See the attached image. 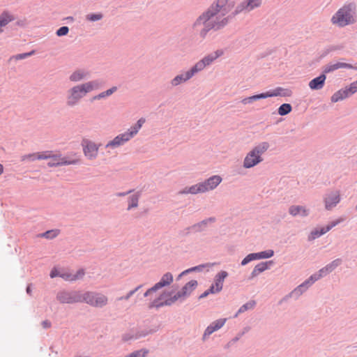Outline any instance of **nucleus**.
I'll return each instance as SVG.
<instances>
[{
	"instance_id": "nucleus-1",
	"label": "nucleus",
	"mask_w": 357,
	"mask_h": 357,
	"mask_svg": "<svg viewBox=\"0 0 357 357\" xmlns=\"http://www.w3.org/2000/svg\"><path fill=\"white\" fill-rule=\"evenodd\" d=\"M227 12V10H218L211 6L197 20L195 27L200 31L201 36L204 37L209 30L219 29L227 24V18L225 17Z\"/></svg>"
},
{
	"instance_id": "nucleus-2",
	"label": "nucleus",
	"mask_w": 357,
	"mask_h": 357,
	"mask_svg": "<svg viewBox=\"0 0 357 357\" xmlns=\"http://www.w3.org/2000/svg\"><path fill=\"white\" fill-rule=\"evenodd\" d=\"M100 88V83L98 80H92L73 86L67 92V106L73 107L77 105L80 100L87 93L92 91L99 89Z\"/></svg>"
},
{
	"instance_id": "nucleus-3",
	"label": "nucleus",
	"mask_w": 357,
	"mask_h": 357,
	"mask_svg": "<svg viewBox=\"0 0 357 357\" xmlns=\"http://www.w3.org/2000/svg\"><path fill=\"white\" fill-rule=\"evenodd\" d=\"M197 286V280H192L185 284L183 288L174 296L166 298V293L162 294L160 297L153 301L152 305L159 307L163 305H171L178 300H183L195 289Z\"/></svg>"
},
{
	"instance_id": "nucleus-4",
	"label": "nucleus",
	"mask_w": 357,
	"mask_h": 357,
	"mask_svg": "<svg viewBox=\"0 0 357 357\" xmlns=\"http://www.w3.org/2000/svg\"><path fill=\"white\" fill-rule=\"evenodd\" d=\"M44 153H46L47 156L44 160H49L47 165L50 167L77 165L80 162V158L76 153L62 155L60 153H54L51 151H44Z\"/></svg>"
},
{
	"instance_id": "nucleus-5",
	"label": "nucleus",
	"mask_w": 357,
	"mask_h": 357,
	"mask_svg": "<svg viewBox=\"0 0 357 357\" xmlns=\"http://www.w3.org/2000/svg\"><path fill=\"white\" fill-rule=\"evenodd\" d=\"M355 6L352 3L344 5L331 18V22L343 27L355 22Z\"/></svg>"
},
{
	"instance_id": "nucleus-6",
	"label": "nucleus",
	"mask_w": 357,
	"mask_h": 357,
	"mask_svg": "<svg viewBox=\"0 0 357 357\" xmlns=\"http://www.w3.org/2000/svg\"><path fill=\"white\" fill-rule=\"evenodd\" d=\"M144 118L139 119L137 123L132 127L128 132L120 134L115 137L112 140L109 141L105 146L106 148L115 149L128 142L135 135L137 134L142 125L144 123Z\"/></svg>"
},
{
	"instance_id": "nucleus-7",
	"label": "nucleus",
	"mask_w": 357,
	"mask_h": 357,
	"mask_svg": "<svg viewBox=\"0 0 357 357\" xmlns=\"http://www.w3.org/2000/svg\"><path fill=\"white\" fill-rule=\"evenodd\" d=\"M80 300L81 302H84L96 307H102L105 306L108 302V298L105 295L93 291L81 293Z\"/></svg>"
},
{
	"instance_id": "nucleus-8",
	"label": "nucleus",
	"mask_w": 357,
	"mask_h": 357,
	"mask_svg": "<svg viewBox=\"0 0 357 357\" xmlns=\"http://www.w3.org/2000/svg\"><path fill=\"white\" fill-rule=\"evenodd\" d=\"M84 156L90 160L96 159L100 144L89 139H83L81 143Z\"/></svg>"
},
{
	"instance_id": "nucleus-9",
	"label": "nucleus",
	"mask_w": 357,
	"mask_h": 357,
	"mask_svg": "<svg viewBox=\"0 0 357 357\" xmlns=\"http://www.w3.org/2000/svg\"><path fill=\"white\" fill-rule=\"evenodd\" d=\"M222 54L223 51L221 50H218L204 56L202 59L196 63L193 67L197 71V73H198L204 69L206 66L211 65L215 60H216L218 57L221 56Z\"/></svg>"
},
{
	"instance_id": "nucleus-10",
	"label": "nucleus",
	"mask_w": 357,
	"mask_h": 357,
	"mask_svg": "<svg viewBox=\"0 0 357 357\" xmlns=\"http://www.w3.org/2000/svg\"><path fill=\"white\" fill-rule=\"evenodd\" d=\"M173 282V275L170 273H166L162 275L160 280L155 283L151 288L149 289L144 294V297H148L153 293L160 289L169 285Z\"/></svg>"
},
{
	"instance_id": "nucleus-11",
	"label": "nucleus",
	"mask_w": 357,
	"mask_h": 357,
	"mask_svg": "<svg viewBox=\"0 0 357 357\" xmlns=\"http://www.w3.org/2000/svg\"><path fill=\"white\" fill-rule=\"evenodd\" d=\"M282 91H283L282 89L277 88L274 91H269L266 93H259V94H257V95H254V96L245 98L243 99L241 102L243 104L246 105V104L252 102V101H255V100H257L259 99L281 96L282 94Z\"/></svg>"
},
{
	"instance_id": "nucleus-12",
	"label": "nucleus",
	"mask_w": 357,
	"mask_h": 357,
	"mask_svg": "<svg viewBox=\"0 0 357 357\" xmlns=\"http://www.w3.org/2000/svg\"><path fill=\"white\" fill-rule=\"evenodd\" d=\"M56 298L62 303H81L80 292L61 291L57 294Z\"/></svg>"
},
{
	"instance_id": "nucleus-13",
	"label": "nucleus",
	"mask_w": 357,
	"mask_h": 357,
	"mask_svg": "<svg viewBox=\"0 0 357 357\" xmlns=\"http://www.w3.org/2000/svg\"><path fill=\"white\" fill-rule=\"evenodd\" d=\"M228 276L227 272L222 271L215 277L214 284L211 285L209 291L211 294L220 292L222 289L225 279Z\"/></svg>"
},
{
	"instance_id": "nucleus-14",
	"label": "nucleus",
	"mask_w": 357,
	"mask_h": 357,
	"mask_svg": "<svg viewBox=\"0 0 357 357\" xmlns=\"http://www.w3.org/2000/svg\"><path fill=\"white\" fill-rule=\"evenodd\" d=\"M340 202L339 191H333L326 195L324 197L325 208L331 210Z\"/></svg>"
},
{
	"instance_id": "nucleus-15",
	"label": "nucleus",
	"mask_w": 357,
	"mask_h": 357,
	"mask_svg": "<svg viewBox=\"0 0 357 357\" xmlns=\"http://www.w3.org/2000/svg\"><path fill=\"white\" fill-rule=\"evenodd\" d=\"M327 271V268L326 267H324L323 268L320 269L318 273H315L313 275H312L310 279L307 281H305L304 283L301 284L296 290L295 292L297 291H302L303 289H305L307 288L310 285L313 284L315 281L318 280L321 278L326 275L328 274Z\"/></svg>"
},
{
	"instance_id": "nucleus-16",
	"label": "nucleus",
	"mask_w": 357,
	"mask_h": 357,
	"mask_svg": "<svg viewBox=\"0 0 357 357\" xmlns=\"http://www.w3.org/2000/svg\"><path fill=\"white\" fill-rule=\"evenodd\" d=\"M262 161L261 157L252 149L245 156L243 161V167L251 168Z\"/></svg>"
},
{
	"instance_id": "nucleus-17",
	"label": "nucleus",
	"mask_w": 357,
	"mask_h": 357,
	"mask_svg": "<svg viewBox=\"0 0 357 357\" xmlns=\"http://www.w3.org/2000/svg\"><path fill=\"white\" fill-rule=\"evenodd\" d=\"M261 1L262 0H247L243 1L236 7L235 13L237 14L243 11L249 12L259 7L261 4Z\"/></svg>"
},
{
	"instance_id": "nucleus-18",
	"label": "nucleus",
	"mask_w": 357,
	"mask_h": 357,
	"mask_svg": "<svg viewBox=\"0 0 357 357\" xmlns=\"http://www.w3.org/2000/svg\"><path fill=\"white\" fill-rule=\"evenodd\" d=\"M197 73V71L192 67L190 70L185 72V73H182L176 75L171 82L172 86H178L181 83L185 82L189 80L192 76Z\"/></svg>"
},
{
	"instance_id": "nucleus-19",
	"label": "nucleus",
	"mask_w": 357,
	"mask_h": 357,
	"mask_svg": "<svg viewBox=\"0 0 357 357\" xmlns=\"http://www.w3.org/2000/svg\"><path fill=\"white\" fill-rule=\"evenodd\" d=\"M222 181L220 176L215 175L210 177L208 179L201 183L204 185V192L215 189Z\"/></svg>"
},
{
	"instance_id": "nucleus-20",
	"label": "nucleus",
	"mask_w": 357,
	"mask_h": 357,
	"mask_svg": "<svg viewBox=\"0 0 357 357\" xmlns=\"http://www.w3.org/2000/svg\"><path fill=\"white\" fill-rule=\"evenodd\" d=\"M204 192V185L201 183H197L195 185H193L190 187H185L183 190L178 192L179 195H187V194H192V195H196L197 193H203Z\"/></svg>"
},
{
	"instance_id": "nucleus-21",
	"label": "nucleus",
	"mask_w": 357,
	"mask_h": 357,
	"mask_svg": "<svg viewBox=\"0 0 357 357\" xmlns=\"http://www.w3.org/2000/svg\"><path fill=\"white\" fill-rule=\"evenodd\" d=\"M226 321V319H220L211 323L210 326H208L206 328L204 334V337H206V335H210L213 332L222 328L225 325Z\"/></svg>"
},
{
	"instance_id": "nucleus-22",
	"label": "nucleus",
	"mask_w": 357,
	"mask_h": 357,
	"mask_svg": "<svg viewBox=\"0 0 357 357\" xmlns=\"http://www.w3.org/2000/svg\"><path fill=\"white\" fill-rule=\"evenodd\" d=\"M326 76L324 74L319 75L317 77L314 78L309 82V87L312 90H319L321 89L325 84Z\"/></svg>"
},
{
	"instance_id": "nucleus-23",
	"label": "nucleus",
	"mask_w": 357,
	"mask_h": 357,
	"mask_svg": "<svg viewBox=\"0 0 357 357\" xmlns=\"http://www.w3.org/2000/svg\"><path fill=\"white\" fill-rule=\"evenodd\" d=\"M89 75L88 71L83 69L75 70L69 77V79L73 82H78L87 78Z\"/></svg>"
},
{
	"instance_id": "nucleus-24",
	"label": "nucleus",
	"mask_w": 357,
	"mask_h": 357,
	"mask_svg": "<svg viewBox=\"0 0 357 357\" xmlns=\"http://www.w3.org/2000/svg\"><path fill=\"white\" fill-rule=\"evenodd\" d=\"M289 213L293 216L300 215L301 216L305 217L308 215L309 210L303 206L293 205L289 207Z\"/></svg>"
},
{
	"instance_id": "nucleus-25",
	"label": "nucleus",
	"mask_w": 357,
	"mask_h": 357,
	"mask_svg": "<svg viewBox=\"0 0 357 357\" xmlns=\"http://www.w3.org/2000/svg\"><path fill=\"white\" fill-rule=\"evenodd\" d=\"M84 275V271L83 269H80L74 274L68 272H61L60 277L66 280L74 281L82 278Z\"/></svg>"
},
{
	"instance_id": "nucleus-26",
	"label": "nucleus",
	"mask_w": 357,
	"mask_h": 357,
	"mask_svg": "<svg viewBox=\"0 0 357 357\" xmlns=\"http://www.w3.org/2000/svg\"><path fill=\"white\" fill-rule=\"evenodd\" d=\"M339 68L353 69V68H354V67L351 64L347 63L344 62L338 61L333 64H331V65L328 66L325 68L324 73H327L337 70Z\"/></svg>"
},
{
	"instance_id": "nucleus-27",
	"label": "nucleus",
	"mask_w": 357,
	"mask_h": 357,
	"mask_svg": "<svg viewBox=\"0 0 357 357\" xmlns=\"http://www.w3.org/2000/svg\"><path fill=\"white\" fill-rule=\"evenodd\" d=\"M272 264L271 261L266 262H261L256 265L251 273V278H254L257 276L259 273L264 272L269 268V265Z\"/></svg>"
},
{
	"instance_id": "nucleus-28",
	"label": "nucleus",
	"mask_w": 357,
	"mask_h": 357,
	"mask_svg": "<svg viewBox=\"0 0 357 357\" xmlns=\"http://www.w3.org/2000/svg\"><path fill=\"white\" fill-rule=\"evenodd\" d=\"M46 156V153H44V151L37 152L31 154L24 155L22 157V160H29V161H35L36 160H43Z\"/></svg>"
},
{
	"instance_id": "nucleus-29",
	"label": "nucleus",
	"mask_w": 357,
	"mask_h": 357,
	"mask_svg": "<svg viewBox=\"0 0 357 357\" xmlns=\"http://www.w3.org/2000/svg\"><path fill=\"white\" fill-rule=\"evenodd\" d=\"M349 95L348 93V91L345 88L342 89L337 91H336L332 96H331V101L333 102H337L340 100H344L346 98L349 97Z\"/></svg>"
},
{
	"instance_id": "nucleus-30",
	"label": "nucleus",
	"mask_w": 357,
	"mask_h": 357,
	"mask_svg": "<svg viewBox=\"0 0 357 357\" xmlns=\"http://www.w3.org/2000/svg\"><path fill=\"white\" fill-rule=\"evenodd\" d=\"M15 17L8 12H3L0 15V27L6 26L8 23L13 21Z\"/></svg>"
},
{
	"instance_id": "nucleus-31",
	"label": "nucleus",
	"mask_w": 357,
	"mask_h": 357,
	"mask_svg": "<svg viewBox=\"0 0 357 357\" xmlns=\"http://www.w3.org/2000/svg\"><path fill=\"white\" fill-rule=\"evenodd\" d=\"M139 197V192H136L132 195L130 197H129L128 210H130L133 208H137L138 206Z\"/></svg>"
},
{
	"instance_id": "nucleus-32",
	"label": "nucleus",
	"mask_w": 357,
	"mask_h": 357,
	"mask_svg": "<svg viewBox=\"0 0 357 357\" xmlns=\"http://www.w3.org/2000/svg\"><path fill=\"white\" fill-rule=\"evenodd\" d=\"M344 219L343 218H340L339 219H337V220H336L335 221L331 222L330 224H328L326 227H321V229L319 230L320 234H321V235H323V234H326V232L329 231L333 227H334L335 226H336L339 223H340L342 221H344Z\"/></svg>"
},
{
	"instance_id": "nucleus-33",
	"label": "nucleus",
	"mask_w": 357,
	"mask_h": 357,
	"mask_svg": "<svg viewBox=\"0 0 357 357\" xmlns=\"http://www.w3.org/2000/svg\"><path fill=\"white\" fill-rule=\"evenodd\" d=\"M211 265L209 264H202V265H199V266H195V267H192V268H188L184 271H183L178 277V279H180L183 275L188 273H190V272H192V271H203V269L206 267H211Z\"/></svg>"
},
{
	"instance_id": "nucleus-34",
	"label": "nucleus",
	"mask_w": 357,
	"mask_h": 357,
	"mask_svg": "<svg viewBox=\"0 0 357 357\" xmlns=\"http://www.w3.org/2000/svg\"><path fill=\"white\" fill-rule=\"evenodd\" d=\"M269 148V144L267 142H263L256 146L252 149L256 153L259 154L260 156L262 153L266 152Z\"/></svg>"
},
{
	"instance_id": "nucleus-35",
	"label": "nucleus",
	"mask_w": 357,
	"mask_h": 357,
	"mask_svg": "<svg viewBox=\"0 0 357 357\" xmlns=\"http://www.w3.org/2000/svg\"><path fill=\"white\" fill-rule=\"evenodd\" d=\"M116 90H117V88L116 86H113L111 89H108L105 91H103V92L99 93L98 95L94 96L93 100H100V99L105 98L107 96H111Z\"/></svg>"
},
{
	"instance_id": "nucleus-36",
	"label": "nucleus",
	"mask_w": 357,
	"mask_h": 357,
	"mask_svg": "<svg viewBox=\"0 0 357 357\" xmlns=\"http://www.w3.org/2000/svg\"><path fill=\"white\" fill-rule=\"evenodd\" d=\"M291 111V106L290 104L284 103L282 104L279 108H278V114L281 116L286 115L289 114Z\"/></svg>"
},
{
	"instance_id": "nucleus-37",
	"label": "nucleus",
	"mask_w": 357,
	"mask_h": 357,
	"mask_svg": "<svg viewBox=\"0 0 357 357\" xmlns=\"http://www.w3.org/2000/svg\"><path fill=\"white\" fill-rule=\"evenodd\" d=\"M255 301H250V302L244 304L239 308V310H238L237 314L235 315V317H237L238 314H239V313H242V312H245L248 310L252 309L255 307Z\"/></svg>"
},
{
	"instance_id": "nucleus-38",
	"label": "nucleus",
	"mask_w": 357,
	"mask_h": 357,
	"mask_svg": "<svg viewBox=\"0 0 357 357\" xmlns=\"http://www.w3.org/2000/svg\"><path fill=\"white\" fill-rule=\"evenodd\" d=\"M341 264V259H337L333 261L329 264L326 265L325 267L327 268L328 273L332 272L336 267H337Z\"/></svg>"
},
{
	"instance_id": "nucleus-39",
	"label": "nucleus",
	"mask_w": 357,
	"mask_h": 357,
	"mask_svg": "<svg viewBox=\"0 0 357 357\" xmlns=\"http://www.w3.org/2000/svg\"><path fill=\"white\" fill-rule=\"evenodd\" d=\"M341 264V259H337L333 261L329 264L326 265L325 267L327 268L328 273L332 272L336 267H337Z\"/></svg>"
},
{
	"instance_id": "nucleus-40",
	"label": "nucleus",
	"mask_w": 357,
	"mask_h": 357,
	"mask_svg": "<svg viewBox=\"0 0 357 357\" xmlns=\"http://www.w3.org/2000/svg\"><path fill=\"white\" fill-rule=\"evenodd\" d=\"M147 354H148V350L141 349V350L134 351L126 357H145Z\"/></svg>"
},
{
	"instance_id": "nucleus-41",
	"label": "nucleus",
	"mask_w": 357,
	"mask_h": 357,
	"mask_svg": "<svg viewBox=\"0 0 357 357\" xmlns=\"http://www.w3.org/2000/svg\"><path fill=\"white\" fill-rule=\"evenodd\" d=\"M274 252L273 250H268L266 251L259 252V259H268L273 257Z\"/></svg>"
},
{
	"instance_id": "nucleus-42",
	"label": "nucleus",
	"mask_w": 357,
	"mask_h": 357,
	"mask_svg": "<svg viewBox=\"0 0 357 357\" xmlns=\"http://www.w3.org/2000/svg\"><path fill=\"white\" fill-rule=\"evenodd\" d=\"M86 18L89 21L95 22L101 20L102 18V15L101 13L89 14L86 15Z\"/></svg>"
},
{
	"instance_id": "nucleus-43",
	"label": "nucleus",
	"mask_w": 357,
	"mask_h": 357,
	"mask_svg": "<svg viewBox=\"0 0 357 357\" xmlns=\"http://www.w3.org/2000/svg\"><path fill=\"white\" fill-rule=\"evenodd\" d=\"M228 0H218L215 5H213L215 8H217L218 10H227L225 6L227 3Z\"/></svg>"
},
{
	"instance_id": "nucleus-44",
	"label": "nucleus",
	"mask_w": 357,
	"mask_h": 357,
	"mask_svg": "<svg viewBox=\"0 0 357 357\" xmlns=\"http://www.w3.org/2000/svg\"><path fill=\"white\" fill-rule=\"evenodd\" d=\"M142 285L137 286L135 289L130 291L126 296L119 298V300L128 301L136 291L141 289Z\"/></svg>"
},
{
	"instance_id": "nucleus-45",
	"label": "nucleus",
	"mask_w": 357,
	"mask_h": 357,
	"mask_svg": "<svg viewBox=\"0 0 357 357\" xmlns=\"http://www.w3.org/2000/svg\"><path fill=\"white\" fill-rule=\"evenodd\" d=\"M349 96L357 92V81L351 83L349 86L346 87Z\"/></svg>"
},
{
	"instance_id": "nucleus-46",
	"label": "nucleus",
	"mask_w": 357,
	"mask_h": 357,
	"mask_svg": "<svg viewBox=\"0 0 357 357\" xmlns=\"http://www.w3.org/2000/svg\"><path fill=\"white\" fill-rule=\"evenodd\" d=\"M59 234V231L57 230H51L47 231L43 234V236L47 238H52L56 237Z\"/></svg>"
},
{
	"instance_id": "nucleus-47",
	"label": "nucleus",
	"mask_w": 357,
	"mask_h": 357,
	"mask_svg": "<svg viewBox=\"0 0 357 357\" xmlns=\"http://www.w3.org/2000/svg\"><path fill=\"white\" fill-rule=\"evenodd\" d=\"M69 29L68 26H62L56 31V35L58 36H63L68 34Z\"/></svg>"
},
{
	"instance_id": "nucleus-48",
	"label": "nucleus",
	"mask_w": 357,
	"mask_h": 357,
	"mask_svg": "<svg viewBox=\"0 0 357 357\" xmlns=\"http://www.w3.org/2000/svg\"><path fill=\"white\" fill-rule=\"evenodd\" d=\"M321 234L319 232V231L318 229H314L313 231H311V233L310 234L309 236H308V240L309 241H312V240H314L315 238L321 236Z\"/></svg>"
},
{
	"instance_id": "nucleus-49",
	"label": "nucleus",
	"mask_w": 357,
	"mask_h": 357,
	"mask_svg": "<svg viewBox=\"0 0 357 357\" xmlns=\"http://www.w3.org/2000/svg\"><path fill=\"white\" fill-rule=\"evenodd\" d=\"M60 275H61V272L56 268H53L50 274V275L52 278H54L58 277V276L60 277Z\"/></svg>"
},
{
	"instance_id": "nucleus-50",
	"label": "nucleus",
	"mask_w": 357,
	"mask_h": 357,
	"mask_svg": "<svg viewBox=\"0 0 357 357\" xmlns=\"http://www.w3.org/2000/svg\"><path fill=\"white\" fill-rule=\"evenodd\" d=\"M251 261H253L252 260V258L251 257V254H249L248 255H247L241 261V265L242 266H245L247 264H248L249 262H250Z\"/></svg>"
},
{
	"instance_id": "nucleus-51",
	"label": "nucleus",
	"mask_w": 357,
	"mask_h": 357,
	"mask_svg": "<svg viewBox=\"0 0 357 357\" xmlns=\"http://www.w3.org/2000/svg\"><path fill=\"white\" fill-rule=\"evenodd\" d=\"M33 54V52L29 53H25V54H20L16 56L17 59H24L29 56H31Z\"/></svg>"
},
{
	"instance_id": "nucleus-52",
	"label": "nucleus",
	"mask_w": 357,
	"mask_h": 357,
	"mask_svg": "<svg viewBox=\"0 0 357 357\" xmlns=\"http://www.w3.org/2000/svg\"><path fill=\"white\" fill-rule=\"evenodd\" d=\"M42 326L45 328H48L51 326V323L49 321L45 320L42 322Z\"/></svg>"
},
{
	"instance_id": "nucleus-53",
	"label": "nucleus",
	"mask_w": 357,
	"mask_h": 357,
	"mask_svg": "<svg viewBox=\"0 0 357 357\" xmlns=\"http://www.w3.org/2000/svg\"><path fill=\"white\" fill-rule=\"evenodd\" d=\"M251 257L252 258V260H257L260 259L259 256V252L257 253H251Z\"/></svg>"
},
{
	"instance_id": "nucleus-54",
	"label": "nucleus",
	"mask_w": 357,
	"mask_h": 357,
	"mask_svg": "<svg viewBox=\"0 0 357 357\" xmlns=\"http://www.w3.org/2000/svg\"><path fill=\"white\" fill-rule=\"evenodd\" d=\"M209 294H211V291H209V289H208L207 291H206L204 294H202L201 296H200V298H204V297H206V296H208Z\"/></svg>"
},
{
	"instance_id": "nucleus-55",
	"label": "nucleus",
	"mask_w": 357,
	"mask_h": 357,
	"mask_svg": "<svg viewBox=\"0 0 357 357\" xmlns=\"http://www.w3.org/2000/svg\"><path fill=\"white\" fill-rule=\"evenodd\" d=\"M131 191L127 192H119L117 194V196L121 197V196H126L128 193H130Z\"/></svg>"
},
{
	"instance_id": "nucleus-56",
	"label": "nucleus",
	"mask_w": 357,
	"mask_h": 357,
	"mask_svg": "<svg viewBox=\"0 0 357 357\" xmlns=\"http://www.w3.org/2000/svg\"><path fill=\"white\" fill-rule=\"evenodd\" d=\"M207 221H211V222H213V221H214V218H209V219H208V220H204V221H203V222H202V223H204V224H206V222H207Z\"/></svg>"
},
{
	"instance_id": "nucleus-57",
	"label": "nucleus",
	"mask_w": 357,
	"mask_h": 357,
	"mask_svg": "<svg viewBox=\"0 0 357 357\" xmlns=\"http://www.w3.org/2000/svg\"><path fill=\"white\" fill-rule=\"evenodd\" d=\"M3 167L1 164H0V175L3 173Z\"/></svg>"
},
{
	"instance_id": "nucleus-58",
	"label": "nucleus",
	"mask_w": 357,
	"mask_h": 357,
	"mask_svg": "<svg viewBox=\"0 0 357 357\" xmlns=\"http://www.w3.org/2000/svg\"><path fill=\"white\" fill-rule=\"evenodd\" d=\"M26 291H27V293H30V292H31V289H30V287H28L26 288Z\"/></svg>"
},
{
	"instance_id": "nucleus-59",
	"label": "nucleus",
	"mask_w": 357,
	"mask_h": 357,
	"mask_svg": "<svg viewBox=\"0 0 357 357\" xmlns=\"http://www.w3.org/2000/svg\"><path fill=\"white\" fill-rule=\"evenodd\" d=\"M3 31V29L0 27V33Z\"/></svg>"
},
{
	"instance_id": "nucleus-60",
	"label": "nucleus",
	"mask_w": 357,
	"mask_h": 357,
	"mask_svg": "<svg viewBox=\"0 0 357 357\" xmlns=\"http://www.w3.org/2000/svg\"><path fill=\"white\" fill-rule=\"evenodd\" d=\"M356 210H357V206H356Z\"/></svg>"
}]
</instances>
